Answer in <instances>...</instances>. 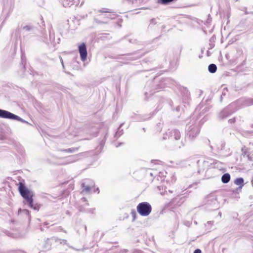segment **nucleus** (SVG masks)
<instances>
[{
    "mask_svg": "<svg viewBox=\"0 0 253 253\" xmlns=\"http://www.w3.org/2000/svg\"><path fill=\"white\" fill-rule=\"evenodd\" d=\"M194 253H202V252L200 249H196L194 252Z\"/></svg>",
    "mask_w": 253,
    "mask_h": 253,
    "instance_id": "11",
    "label": "nucleus"
},
{
    "mask_svg": "<svg viewBox=\"0 0 253 253\" xmlns=\"http://www.w3.org/2000/svg\"><path fill=\"white\" fill-rule=\"evenodd\" d=\"M137 210L141 215L147 216L151 211V206L148 203H141L137 206Z\"/></svg>",
    "mask_w": 253,
    "mask_h": 253,
    "instance_id": "2",
    "label": "nucleus"
},
{
    "mask_svg": "<svg viewBox=\"0 0 253 253\" xmlns=\"http://www.w3.org/2000/svg\"><path fill=\"white\" fill-rule=\"evenodd\" d=\"M60 59L61 63L62 65V66H63V67H64V63H63V60L62 57H60Z\"/></svg>",
    "mask_w": 253,
    "mask_h": 253,
    "instance_id": "12",
    "label": "nucleus"
},
{
    "mask_svg": "<svg viewBox=\"0 0 253 253\" xmlns=\"http://www.w3.org/2000/svg\"><path fill=\"white\" fill-rule=\"evenodd\" d=\"M23 29L25 31H29L31 29V27L29 26H25L23 27Z\"/></svg>",
    "mask_w": 253,
    "mask_h": 253,
    "instance_id": "10",
    "label": "nucleus"
},
{
    "mask_svg": "<svg viewBox=\"0 0 253 253\" xmlns=\"http://www.w3.org/2000/svg\"><path fill=\"white\" fill-rule=\"evenodd\" d=\"M0 118L4 119H9L12 120H16L21 122L27 123V122L21 118L19 116L14 115L7 111L0 109Z\"/></svg>",
    "mask_w": 253,
    "mask_h": 253,
    "instance_id": "3",
    "label": "nucleus"
},
{
    "mask_svg": "<svg viewBox=\"0 0 253 253\" xmlns=\"http://www.w3.org/2000/svg\"><path fill=\"white\" fill-rule=\"evenodd\" d=\"M79 51L81 59L83 61L86 60L87 58L86 46L84 43H82L79 45Z\"/></svg>",
    "mask_w": 253,
    "mask_h": 253,
    "instance_id": "4",
    "label": "nucleus"
},
{
    "mask_svg": "<svg viewBox=\"0 0 253 253\" xmlns=\"http://www.w3.org/2000/svg\"><path fill=\"white\" fill-rule=\"evenodd\" d=\"M89 182L82 183V185L84 189L82 190L83 193H88L92 187L94 186V183L90 180H88Z\"/></svg>",
    "mask_w": 253,
    "mask_h": 253,
    "instance_id": "5",
    "label": "nucleus"
},
{
    "mask_svg": "<svg viewBox=\"0 0 253 253\" xmlns=\"http://www.w3.org/2000/svg\"><path fill=\"white\" fill-rule=\"evenodd\" d=\"M252 185H253V180H252Z\"/></svg>",
    "mask_w": 253,
    "mask_h": 253,
    "instance_id": "14",
    "label": "nucleus"
},
{
    "mask_svg": "<svg viewBox=\"0 0 253 253\" xmlns=\"http://www.w3.org/2000/svg\"><path fill=\"white\" fill-rule=\"evenodd\" d=\"M230 179V175L228 173L223 174L221 177L222 182L224 183H228Z\"/></svg>",
    "mask_w": 253,
    "mask_h": 253,
    "instance_id": "6",
    "label": "nucleus"
},
{
    "mask_svg": "<svg viewBox=\"0 0 253 253\" xmlns=\"http://www.w3.org/2000/svg\"><path fill=\"white\" fill-rule=\"evenodd\" d=\"M77 150V149L75 148H70L68 149L65 150L64 151L69 153H73L75 151V150Z\"/></svg>",
    "mask_w": 253,
    "mask_h": 253,
    "instance_id": "9",
    "label": "nucleus"
},
{
    "mask_svg": "<svg viewBox=\"0 0 253 253\" xmlns=\"http://www.w3.org/2000/svg\"><path fill=\"white\" fill-rule=\"evenodd\" d=\"M217 69L216 66L215 64H211L209 66L208 70L210 72L214 73L216 72Z\"/></svg>",
    "mask_w": 253,
    "mask_h": 253,
    "instance_id": "7",
    "label": "nucleus"
},
{
    "mask_svg": "<svg viewBox=\"0 0 253 253\" xmlns=\"http://www.w3.org/2000/svg\"><path fill=\"white\" fill-rule=\"evenodd\" d=\"M60 59L61 63L62 65V66H63V67H64V63H63V60L62 57H60Z\"/></svg>",
    "mask_w": 253,
    "mask_h": 253,
    "instance_id": "13",
    "label": "nucleus"
},
{
    "mask_svg": "<svg viewBox=\"0 0 253 253\" xmlns=\"http://www.w3.org/2000/svg\"><path fill=\"white\" fill-rule=\"evenodd\" d=\"M19 185V191L21 196L25 199V201L29 204L31 208H33L36 210V207H33V205L32 197L33 196V193L32 191L26 188L21 182H20Z\"/></svg>",
    "mask_w": 253,
    "mask_h": 253,
    "instance_id": "1",
    "label": "nucleus"
},
{
    "mask_svg": "<svg viewBox=\"0 0 253 253\" xmlns=\"http://www.w3.org/2000/svg\"><path fill=\"white\" fill-rule=\"evenodd\" d=\"M244 179L243 178H238L234 181V183L237 185L243 186Z\"/></svg>",
    "mask_w": 253,
    "mask_h": 253,
    "instance_id": "8",
    "label": "nucleus"
}]
</instances>
